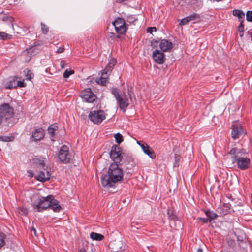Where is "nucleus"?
<instances>
[{
	"instance_id": "nucleus-1",
	"label": "nucleus",
	"mask_w": 252,
	"mask_h": 252,
	"mask_svg": "<svg viewBox=\"0 0 252 252\" xmlns=\"http://www.w3.org/2000/svg\"><path fill=\"white\" fill-rule=\"evenodd\" d=\"M123 177V171L117 163L110 165L108 171V175H103L101 177L102 185L105 188H111L120 181Z\"/></svg>"
},
{
	"instance_id": "nucleus-2",
	"label": "nucleus",
	"mask_w": 252,
	"mask_h": 252,
	"mask_svg": "<svg viewBox=\"0 0 252 252\" xmlns=\"http://www.w3.org/2000/svg\"><path fill=\"white\" fill-rule=\"evenodd\" d=\"M233 163L241 170L248 169L251 165L250 159L246 156L247 152L243 148L237 147L232 148L228 152Z\"/></svg>"
},
{
	"instance_id": "nucleus-3",
	"label": "nucleus",
	"mask_w": 252,
	"mask_h": 252,
	"mask_svg": "<svg viewBox=\"0 0 252 252\" xmlns=\"http://www.w3.org/2000/svg\"><path fill=\"white\" fill-rule=\"evenodd\" d=\"M53 195H50L47 197L33 196L32 198V206L36 212H42L50 208L51 200Z\"/></svg>"
},
{
	"instance_id": "nucleus-4",
	"label": "nucleus",
	"mask_w": 252,
	"mask_h": 252,
	"mask_svg": "<svg viewBox=\"0 0 252 252\" xmlns=\"http://www.w3.org/2000/svg\"><path fill=\"white\" fill-rule=\"evenodd\" d=\"M111 92L114 95L120 109L123 112L126 111L129 105V99L126 94L124 93H120L117 88H112Z\"/></svg>"
},
{
	"instance_id": "nucleus-5",
	"label": "nucleus",
	"mask_w": 252,
	"mask_h": 252,
	"mask_svg": "<svg viewBox=\"0 0 252 252\" xmlns=\"http://www.w3.org/2000/svg\"><path fill=\"white\" fill-rule=\"evenodd\" d=\"M155 43H159V48L162 52H170L173 48L172 43L165 39L153 40L151 42V46L153 47V48L157 47V46L155 45Z\"/></svg>"
},
{
	"instance_id": "nucleus-6",
	"label": "nucleus",
	"mask_w": 252,
	"mask_h": 252,
	"mask_svg": "<svg viewBox=\"0 0 252 252\" xmlns=\"http://www.w3.org/2000/svg\"><path fill=\"white\" fill-rule=\"evenodd\" d=\"M58 158L63 163H69L71 158V155L69 153L68 147L66 145L62 146L58 155Z\"/></svg>"
},
{
	"instance_id": "nucleus-7",
	"label": "nucleus",
	"mask_w": 252,
	"mask_h": 252,
	"mask_svg": "<svg viewBox=\"0 0 252 252\" xmlns=\"http://www.w3.org/2000/svg\"><path fill=\"white\" fill-rule=\"evenodd\" d=\"M13 115L14 109L8 103H4L0 106V116L2 119H10Z\"/></svg>"
},
{
	"instance_id": "nucleus-8",
	"label": "nucleus",
	"mask_w": 252,
	"mask_h": 252,
	"mask_svg": "<svg viewBox=\"0 0 252 252\" xmlns=\"http://www.w3.org/2000/svg\"><path fill=\"white\" fill-rule=\"evenodd\" d=\"M89 118L94 124H99L106 118L105 113L103 110L92 111L89 114Z\"/></svg>"
},
{
	"instance_id": "nucleus-9",
	"label": "nucleus",
	"mask_w": 252,
	"mask_h": 252,
	"mask_svg": "<svg viewBox=\"0 0 252 252\" xmlns=\"http://www.w3.org/2000/svg\"><path fill=\"white\" fill-rule=\"evenodd\" d=\"M45 165L44 161H41L39 163V168L40 170L37 178V179L41 182H45L50 179L51 174L48 170L47 168H45Z\"/></svg>"
},
{
	"instance_id": "nucleus-10",
	"label": "nucleus",
	"mask_w": 252,
	"mask_h": 252,
	"mask_svg": "<svg viewBox=\"0 0 252 252\" xmlns=\"http://www.w3.org/2000/svg\"><path fill=\"white\" fill-rule=\"evenodd\" d=\"M116 32L120 34H123L126 32V28L125 25V20L121 18H117L113 23Z\"/></svg>"
},
{
	"instance_id": "nucleus-11",
	"label": "nucleus",
	"mask_w": 252,
	"mask_h": 252,
	"mask_svg": "<svg viewBox=\"0 0 252 252\" xmlns=\"http://www.w3.org/2000/svg\"><path fill=\"white\" fill-rule=\"evenodd\" d=\"M110 156L111 159L115 162L114 163H120L123 158L120 148L117 145L112 146Z\"/></svg>"
},
{
	"instance_id": "nucleus-12",
	"label": "nucleus",
	"mask_w": 252,
	"mask_h": 252,
	"mask_svg": "<svg viewBox=\"0 0 252 252\" xmlns=\"http://www.w3.org/2000/svg\"><path fill=\"white\" fill-rule=\"evenodd\" d=\"M81 97L85 102L89 103L93 102L96 98V96L90 88H87L82 91L81 93Z\"/></svg>"
},
{
	"instance_id": "nucleus-13",
	"label": "nucleus",
	"mask_w": 252,
	"mask_h": 252,
	"mask_svg": "<svg viewBox=\"0 0 252 252\" xmlns=\"http://www.w3.org/2000/svg\"><path fill=\"white\" fill-rule=\"evenodd\" d=\"M244 134V130L240 124L235 123L232 125V138L234 139L239 138Z\"/></svg>"
},
{
	"instance_id": "nucleus-14",
	"label": "nucleus",
	"mask_w": 252,
	"mask_h": 252,
	"mask_svg": "<svg viewBox=\"0 0 252 252\" xmlns=\"http://www.w3.org/2000/svg\"><path fill=\"white\" fill-rule=\"evenodd\" d=\"M161 50L156 49L153 51L152 58L154 61L158 64H163L166 59L165 55Z\"/></svg>"
},
{
	"instance_id": "nucleus-15",
	"label": "nucleus",
	"mask_w": 252,
	"mask_h": 252,
	"mask_svg": "<svg viewBox=\"0 0 252 252\" xmlns=\"http://www.w3.org/2000/svg\"><path fill=\"white\" fill-rule=\"evenodd\" d=\"M137 143L140 146L144 153L147 155L151 158L155 159L156 158V156L154 151L147 144L139 141H137Z\"/></svg>"
},
{
	"instance_id": "nucleus-16",
	"label": "nucleus",
	"mask_w": 252,
	"mask_h": 252,
	"mask_svg": "<svg viewBox=\"0 0 252 252\" xmlns=\"http://www.w3.org/2000/svg\"><path fill=\"white\" fill-rule=\"evenodd\" d=\"M44 136V131L41 128L35 129L32 134V137L35 141L40 140L43 138Z\"/></svg>"
},
{
	"instance_id": "nucleus-17",
	"label": "nucleus",
	"mask_w": 252,
	"mask_h": 252,
	"mask_svg": "<svg viewBox=\"0 0 252 252\" xmlns=\"http://www.w3.org/2000/svg\"><path fill=\"white\" fill-rule=\"evenodd\" d=\"M51 201V205H50V208H51L54 212H59L61 209V207L59 204V201L53 198H52Z\"/></svg>"
},
{
	"instance_id": "nucleus-18",
	"label": "nucleus",
	"mask_w": 252,
	"mask_h": 252,
	"mask_svg": "<svg viewBox=\"0 0 252 252\" xmlns=\"http://www.w3.org/2000/svg\"><path fill=\"white\" fill-rule=\"evenodd\" d=\"M233 15L238 18L239 21H244L245 13L241 10L235 9L233 10Z\"/></svg>"
},
{
	"instance_id": "nucleus-19",
	"label": "nucleus",
	"mask_w": 252,
	"mask_h": 252,
	"mask_svg": "<svg viewBox=\"0 0 252 252\" xmlns=\"http://www.w3.org/2000/svg\"><path fill=\"white\" fill-rule=\"evenodd\" d=\"M17 77H12L10 78V80L7 82V86H6L7 89H11L12 88H15L17 87L16 83Z\"/></svg>"
},
{
	"instance_id": "nucleus-20",
	"label": "nucleus",
	"mask_w": 252,
	"mask_h": 252,
	"mask_svg": "<svg viewBox=\"0 0 252 252\" xmlns=\"http://www.w3.org/2000/svg\"><path fill=\"white\" fill-rule=\"evenodd\" d=\"M116 63V60L114 58L111 59L104 69V71H108V73H111V71Z\"/></svg>"
},
{
	"instance_id": "nucleus-21",
	"label": "nucleus",
	"mask_w": 252,
	"mask_h": 252,
	"mask_svg": "<svg viewBox=\"0 0 252 252\" xmlns=\"http://www.w3.org/2000/svg\"><path fill=\"white\" fill-rule=\"evenodd\" d=\"M58 127L56 125H52L49 127L48 129V133L50 135V137L52 141H54L53 138L55 135V131H56L58 130Z\"/></svg>"
},
{
	"instance_id": "nucleus-22",
	"label": "nucleus",
	"mask_w": 252,
	"mask_h": 252,
	"mask_svg": "<svg viewBox=\"0 0 252 252\" xmlns=\"http://www.w3.org/2000/svg\"><path fill=\"white\" fill-rule=\"evenodd\" d=\"M90 237L93 240L97 241H101L104 238V236L103 235L94 232L90 234Z\"/></svg>"
},
{
	"instance_id": "nucleus-23",
	"label": "nucleus",
	"mask_w": 252,
	"mask_h": 252,
	"mask_svg": "<svg viewBox=\"0 0 252 252\" xmlns=\"http://www.w3.org/2000/svg\"><path fill=\"white\" fill-rule=\"evenodd\" d=\"M0 20L4 22H9V23H12L14 20V18L12 17L8 16L6 14H0Z\"/></svg>"
},
{
	"instance_id": "nucleus-24",
	"label": "nucleus",
	"mask_w": 252,
	"mask_h": 252,
	"mask_svg": "<svg viewBox=\"0 0 252 252\" xmlns=\"http://www.w3.org/2000/svg\"><path fill=\"white\" fill-rule=\"evenodd\" d=\"M188 16L189 18L190 22H192L193 23H196L199 21L200 16L196 13H193Z\"/></svg>"
},
{
	"instance_id": "nucleus-25",
	"label": "nucleus",
	"mask_w": 252,
	"mask_h": 252,
	"mask_svg": "<svg viewBox=\"0 0 252 252\" xmlns=\"http://www.w3.org/2000/svg\"><path fill=\"white\" fill-rule=\"evenodd\" d=\"M205 213L211 220L215 219L218 217L216 213L211 210H207L205 212Z\"/></svg>"
},
{
	"instance_id": "nucleus-26",
	"label": "nucleus",
	"mask_w": 252,
	"mask_h": 252,
	"mask_svg": "<svg viewBox=\"0 0 252 252\" xmlns=\"http://www.w3.org/2000/svg\"><path fill=\"white\" fill-rule=\"evenodd\" d=\"M115 138L116 142L119 144L122 143L123 141V136L120 133H117L115 135Z\"/></svg>"
},
{
	"instance_id": "nucleus-27",
	"label": "nucleus",
	"mask_w": 252,
	"mask_h": 252,
	"mask_svg": "<svg viewBox=\"0 0 252 252\" xmlns=\"http://www.w3.org/2000/svg\"><path fill=\"white\" fill-rule=\"evenodd\" d=\"M119 249L114 251V252H125L126 249V246L122 242H119L118 244Z\"/></svg>"
},
{
	"instance_id": "nucleus-28",
	"label": "nucleus",
	"mask_w": 252,
	"mask_h": 252,
	"mask_svg": "<svg viewBox=\"0 0 252 252\" xmlns=\"http://www.w3.org/2000/svg\"><path fill=\"white\" fill-rule=\"evenodd\" d=\"M40 25L42 32L44 34H47L49 31L48 27L42 22L41 23Z\"/></svg>"
},
{
	"instance_id": "nucleus-29",
	"label": "nucleus",
	"mask_w": 252,
	"mask_h": 252,
	"mask_svg": "<svg viewBox=\"0 0 252 252\" xmlns=\"http://www.w3.org/2000/svg\"><path fill=\"white\" fill-rule=\"evenodd\" d=\"M17 210L18 212L22 215L26 216L28 213L27 209L24 207L18 208Z\"/></svg>"
},
{
	"instance_id": "nucleus-30",
	"label": "nucleus",
	"mask_w": 252,
	"mask_h": 252,
	"mask_svg": "<svg viewBox=\"0 0 252 252\" xmlns=\"http://www.w3.org/2000/svg\"><path fill=\"white\" fill-rule=\"evenodd\" d=\"M74 71L71 69H66L63 74V77L64 78H67L69 77V76L71 74H74Z\"/></svg>"
},
{
	"instance_id": "nucleus-31",
	"label": "nucleus",
	"mask_w": 252,
	"mask_h": 252,
	"mask_svg": "<svg viewBox=\"0 0 252 252\" xmlns=\"http://www.w3.org/2000/svg\"><path fill=\"white\" fill-rule=\"evenodd\" d=\"M108 82V79H104V78L100 77V78L97 81L98 84H100L102 86L105 85V84Z\"/></svg>"
},
{
	"instance_id": "nucleus-32",
	"label": "nucleus",
	"mask_w": 252,
	"mask_h": 252,
	"mask_svg": "<svg viewBox=\"0 0 252 252\" xmlns=\"http://www.w3.org/2000/svg\"><path fill=\"white\" fill-rule=\"evenodd\" d=\"M189 22H190L189 16H187L183 18L180 22V25H185L188 24Z\"/></svg>"
},
{
	"instance_id": "nucleus-33",
	"label": "nucleus",
	"mask_w": 252,
	"mask_h": 252,
	"mask_svg": "<svg viewBox=\"0 0 252 252\" xmlns=\"http://www.w3.org/2000/svg\"><path fill=\"white\" fill-rule=\"evenodd\" d=\"M246 20L252 22V11H248L246 13Z\"/></svg>"
},
{
	"instance_id": "nucleus-34",
	"label": "nucleus",
	"mask_w": 252,
	"mask_h": 252,
	"mask_svg": "<svg viewBox=\"0 0 252 252\" xmlns=\"http://www.w3.org/2000/svg\"><path fill=\"white\" fill-rule=\"evenodd\" d=\"M111 73H108L107 71H104V69L102 71L101 76L100 77L104 78V79H108L109 76Z\"/></svg>"
},
{
	"instance_id": "nucleus-35",
	"label": "nucleus",
	"mask_w": 252,
	"mask_h": 252,
	"mask_svg": "<svg viewBox=\"0 0 252 252\" xmlns=\"http://www.w3.org/2000/svg\"><path fill=\"white\" fill-rule=\"evenodd\" d=\"M107 35L110 38H111L113 40H114L116 38H120V36L119 35H116L115 33H114L113 32H108Z\"/></svg>"
},
{
	"instance_id": "nucleus-36",
	"label": "nucleus",
	"mask_w": 252,
	"mask_h": 252,
	"mask_svg": "<svg viewBox=\"0 0 252 252\" xmlns=\"http://www.w3.org/2000/svg\"><path fill=\"white\" fill-rule=\"evenodd\" d=\"M33 74L31 70H28L26 75L27 80H31L33 77Z\"/></svg>"
},
{
	"instance_id": "nucleus-37",
	"label": "nucleus",
	"mask_w": 252,
	"mask_h": 252,
	"mask_svg": "<svg viewBox=\"0 0 252 252\" xmlns=\"http://www.w3.org/2000/svg\"><path fill=\"white\" fill-rule=\"evenodd\" d=\"M0 140L4 142H9L12 141V138L8 136L0 137Z\"/></svg>"
},
{
	"instance_id": "nucleus-38",
	"label": "nucleus",
	"mask_w": 252,
	"mask_h": 252,
	"mask_svg": "<svg viewBox=\"0 0 252 252\" xmlns=\"http://www.w3.org/2000/svg\"><path fill=\"white\" fill-rule=\"evenodd\" d=\"M240 25L238 26V31L239 32H244V21H240Z\"/></svg>"
},
{
	"instance_id": "nucleus-39",
	"label": "nucleus",
	"mask_w": 252,
	"mask_h": 252,
	"mask_svg": "<svg viewBox=\"0 0 252 252\" xmlns=\"http://www.w3.org/2000/svg\"><path fill=\"white\" fill-rule=\"evenodd\" d=\"M33 51V47H31L30 48H28L26 49L25 52H26L28 54H30V58L28 60V61L30 60L31 56L32 55V52Z\"/></svg>"
},
{
	"instance_id": "nucleus-40",
	"label": "nucleus",
	"mask_w": 252,
	"mask_h": 252,
	"mask_svg": "<svg viewBox=\"0 0 252 252\" xmlns=\"http://www.w3.org/2000/svg\"><path fill=\"white\" fill-rule=\"evenodd\" d=\"M199 219L202 221L204 223H207L208 222H211V220H209V218H199Z\"/></svg>"
},
{
	"instance_id": "nucleus-41",
	"label": "nucleus",
	"mask_w": 252,
	"mask_h": 252,
	"mask_svg": "<svg viewBox=\"0 0 252 252\" xmlns=\"http://www.w3.org/2000/svg\"><path fill=\"white\" fill-rule=\"evenodd\" d=\"M8 34L3 32H0V37L2 39H6L8 36Z\"/></svg>"
},
{
	"instance_id": "nucleus-42",
	"label": "nucleus",
	"mask_w": 252,
	"mask_h": 252,
	"mask_svg": "<svg viewBox=\"0 0 252 252\" xmlns=\"http://www.w3.org/2000/svg\"><path fill=\"white\" fill-rule=\"evenodd\" d=\"M17 87H24L26 86V84L23 81H18L16 83Z\"/></svg>"
},
{
	"instance_id": "nucleus-43",
	"label": "nucleus",
	"mask_w": 252,
	"mask_h": 252,
	"mask_svg": "<svg viewBox=\"0 0 252 252\" xmlns=\"http://www.w3.org/2000/svg\"><path fill=\"white\" fill-rule=\"evenodd\" d=\"M60 65L62 68H64L65 67L67 66V63L64 60H62L60 62Z\"/></svg>"
},
{
	"instance_id": "nucleus-44",
	"label": "nucleus",
	"mask_w": 252,
	"mask_h": 252,
	"mask_svg": "<svg viewBox=\"0 0 252 252\" xmlns=\"http://www.w3.org/2000/svg\"><path fill=\"white\" fill-rule=\"evenodd\" d=\"M153 30H154L155 31H156V28L155 27H149L147 29V32L148 33H152Z\"/></svg>"
},
{
	"instance_id": "nucleus-45",
	"label": "nucleus",
	"mask_w": 252,
	"mask_h": 252,
	"mask_svg": "<svg viewBox=\"0 0 252 252\" xmlns=\"http://www.w3.org/2000/svg\"><path fill=\"white\" fill-rule=\"evenodd\" d=\"M175 164L179 162L180 160V156L177 154H175Z\"/></svg>"
},
{
	"instance_id": "nucleus-46",
	"label": "nucleus",
	"mask_w": 252,
	"mask_h": 252,
	"mask_svg": "<svg viewBox=\"0 0 252 252\" xmlns=\"http://www.w3.org/2000/svg\"><path fill=\"white\" fill-rule=\"evenodd\" d=\"M168 213V216H169V218H170V219H171V220H174V219H175V216L174 215H173V214H170V211H168V213Z\"/></svg>"
},
{
	"instance_id": "nucleus-47",
	"label": "nucleus",
	"mask_w": 252,
	"mask_h": 252,
	"mask_svg": "<svg viewBox=\"0 0 252 252\" xmlns=\"http://www.w3.org/2000/svg\"><path fill=\"white\" fill-rule=\"evenodd\" d=\"M64 51V48L60 47L58 49L57 52L59 53H63Z\"/></svg>"
},
{
	"instance_id": "nucleus-48",
	"label": "nucleus",
	"mask_w": 252,
	"mask_h": 252,
	"mask_svg": "<svg viewBox=\"0 0 252 252\" xmlns=\"http://www.w3.org/2000/svg\"><path fill=\"white\" fill-rule=\"evenodd\" d=\"M28 173H29V176L30 177H33V172H32V170H30L28 171Z\"/></svg>"
},
{
	"instance_id": "nucleus-49",
	"label": "nucleus",
	"mask_w": 252,
	"mask_h": 252,
	"mask_svg": "<svg viewBox=\"0 0 252 252\" xmlns=\"http://www.w3.org/2000/svg\"><path fill=\"white\" fill-rule=\"evenodd\" d=\"M78 252H86V250L84 248H82L79 250Z\"/></svg>"
},
{
	"instance_id": "nucleus-50",
	"label": "nucleus",
	"mask_w": 252,
	"mask_h": 252,
	"mask_svg": "<svg viewBox=\"0 0 252 252\" xmlns=\"http://www.w3.org/2000/svg\"><path fill=\"white\" fill-rule=\"evenodd\" d=\"M32 231L34 233V234L36 235V230L35 229V228H34V227H32Z\"/></svg>"
},
{
	"instance_id": "nucleus-51",
	"label": "nucleus",
	"mask_w": 252,
	"mask_h": 252,
	"mask_svg": "<svg viewBox=\"0 0 252 252\" xmlns=\"http://www.w3.org/2000/svg\"><path fill=\"white\" fill-rule=\"evenodd\" d=\"M226 197H227V198H232V195L231 194H227L226 195Z\"/></svg>"
},
{
	"instance_id": "nucleus-52",
	"label": "nucleus",
	"mask_w": 252,
	"mask_h": 252,
	"mask_svg": "<svg viewBox=\"0 0 252 252\" xmlns=\"http://www.w3.org/2000/svg\"><path fill=\"white\" fill-rule=\"evenodd\" d=\"M197 252H203V251L201 248H199L197 249Z\"/></svg>"
},
{
	"instance_id": "nucleus-53",
	"label": "nucleus",
	"mask_w": 252,
	"mask_h": 252,
	"mask_svg": "<svg viewBox=\"0 0 252 252\" xmlns=\"http://www.w3.org/2000/svg\"><path fill=\"white\" fill-rule=\"evenodd\" d=\"M231 251V248H230V249H229V250H225L224 251V252H229V251Z\"/></svg>"
},
{
	"instance_id": "nucleus-54",
	"label": "nucleus",
	"mask_w": 252,
	"mask_h": 252,
	"mask_svg": "<svg viewBox=\"0 0 252 252\" xmlns=\"http://www.w3.org/2000/svg\"><path fill=\"white\" fill-rule=\"evenodd\" d=\"M240 37H242L243 36V32H240Z\"/></svg>"
},
{
	"instance_id": "nucleus-55",
	"label": "nucleus",
	"mask_w": 252,
	"mask_h": 252,
	"mask_svg": "<svg viewBox=\"0 0 252 252\" xmlns=\"http://www.w3.org/2000/svg\"><path fill=\"white\" fill-rule=\"evenodd\" d=\"M134 222H132V223H131V227H133V226H134Z\"/></svg>"
},
{
	"instance_id": "nucleus-56",
	"label": "nucleus",
	"mask_w": 252,
	"mask_h": 252,
	"mask_svg": "<svg viewBox=\"0 0 252 252\" xmlns=\"http://www.w3.org/2000/svg\"><path fill=\"white\" fill-rule=\"evenodd\" d=\"M251 40L252 41V35L251 36Z\"/></svg>"
},
{
	"instance_id": "nucleus-57",
	"label": "nucleus",
	"mask_w": 252,
	"mask_h": 252,
	"mask_svg": "<svg viewBox=\"0 0 252 252\" xmlns=\"http://www.w3.org/2000/svg\"><path fill=\"white\" fill-rule=\"evenodd\" d=\"M250 1L252 2V0H249Z\"/></svg>"
},
{
	"instance_id": "nucleus-58",
	"label": "nucleus",
	"mask_w": 252,
	"mask_h": 252,
	"mask_svg": "<svg viewBox=\"0 0 252 252\" xmlns=\"http://www.w3.org/2000/svg\"><path fill=\"white\" fill-rule=\"evenodd\" d=\"M1 149L0 148V151H1Z\"/></svg>"
}]
</instances>
